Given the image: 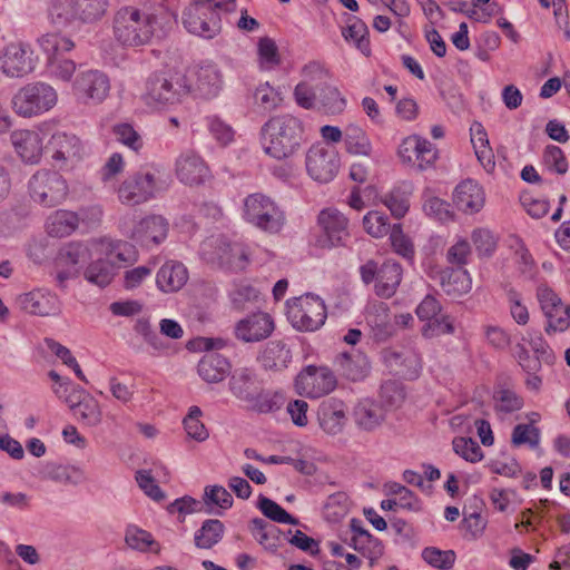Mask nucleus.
<instances>
[{"mask_svg":"<svg viewBox=\"0 0 570 570\" xmlns=\"http://www.w3.org/2000/svg\"><path fill=\"white\" fill-rule=\"evenodd\" d=\"M73 415L87 426H97L101 423L102 412L96 399L90 395L83 396L77 403H71Z\"/></svg>","mask_w":570,"mask_h":570,"instance_id":"39","label":"nucleus"},{"mask_svg":"<svg viewBox=\"0 0 570 570\" xmlns=\"http://www.w3.org/2000/svg\"><path fill=\"white\" fill-rule=\"evenodd\" d=\"M317 105L327 114L338 115L345 109L346 99L335 86L330 85L327 80H323Z\"/></svg>","mask_w":570,"mask_h":570,"instance_id":"42","label":"nucleus"},{"mask_svg":"<svg viewBox=\"0 0 570 570\" xmlns=\"http://www.w3.org/2000/svg\"><path fill=\"white\" fill-rule=\"evenodd\" d=\"M382 357L386 366L399 375L409 379H414L419 375L421 360L419 355L412 351L399 352L387 348L383 351Z\"/></svg>","mask_w":570,"mask_h":570,"instance_id":"27","label":"nucleus"},{"mask_svg":"<svg viewBox=\"0 0 570 570\" xmlns=\"http://www.w3.org/2000/svg\"><path fill=\"white\" fill-rule=\"evenodd\" d=\"M90 257L89 248L79 242H71L62 246L56 257L57 266H66L79 272V265Z\"/></svg>","mask_w":570,"mask_h":570,"instance_id":"40","label":"nucleus"},{"mask_svg":"<svg viewBox=\"0 0 570 570\" xmlns=\"http://www.w3.org/2000/svg\"><path fill=\"white\" fill-rule=\"evenodd\" d=\"M243 218L257 229L276 235L282 232L286 216L281 206L263 193H254L243 202Z\"/></svg>","mask_w":570,"mask_h":570,"instance_id":"5","label":"nucleus"},{"mask_svg":"<svg viewBox=\"0 0 570 570\" xmlns=\"http://www.w3.org/2000/svg\"><path fill=\"white\" fill-rule=\"evenodd\" d=\"M10 141L20 159L26 164H38L43 153V138L40 132L18 129L10 134Z\"/></svg>","mask_w":570,"mask_h":570,"instance_id":"20","label":"nucleus"},{"mask_svg":"<svg viewBox=\"0 0 570 570\" xmlns=\"http://www.w3.org/2000/svg\"><path fill=\"white\" fill-rule=\"evenodd\" d=\"M344 148L348 155L370 158L373 145L365 129L357 124H348L344 128Z\"/></svg>","mask_w":570,"mask_h":570,"instance_id":"30","label":"nucleus"},{"mask_svg":"<svg viewBox=\"0 0 570 570\" xmlns=\"http://www.w3.org/2000/svg\"><path fill=\"white\" fill-rule=\"evenodd\" d=\"M16 304L21 311L37 316H55L61 309L58 296L43 289H33L18 295Z\"/></svg>","mask_w":570,"mask_h":570,"instance_id":"18","label":"nucleus"},{"mask_svg":"<svg viewBox=\"0 0 570 570\" xmlns=\"http://www.w3.org/2000/svg\"><path fill=\"white\" fill-rule=\"evenodd\" d=\"M249 405L253 410L259 413H271L282 407L284 403V396L281 393H258L253 395L252 400H248Z\"/></svg>","mask_w":570,"mask_h":570,"instance_id":"49","label":"nucleus"},{"mask_svg":"<svg viewBox=\"0 0 570 570\" xmlns=\"http://www.w3.org/2000/svg\"><path fill=\"white\" fill-rule=\"evenodd\" d=\"M167 180L159 169H142L128 176L119 186L118 199L125 205H140L166 190Z\"/></svg>","mask_w":570,"mask_h":570,"instance_id":"7","label":"nucleus"},{"mask_svg":"<svg viewBox=\"0 0 570 570\" xmlns=\"http://www.w3.org/2000/svg\"><path fill=\"white\" fill-rule=\"evenodd\" d=\"M347 495L344 492H337L330 495L324 504L327 518L338 520L347 513Z\"/></svg>","mask_w":570,"mask_h":570,"instance_id":"64","label":"nucleus"},{"mask_svg":"<svg viewBox=\"0 0 570 570\" xmlns=\"http://www.w3.org/2000/svg\"><path fill=\"white\" fill-rule=\"evenodd\" d=\"M352 416L360 430L372 432L383 424L386 413L381 404L370 399H363L355 404Z\"/></svg>","mask_w":570,"mask_h":570,"instance_id":"25","label":"nucleus"},{"mask_svg":"<svg viewBox=\"0 0 570 570\" xmlns=\"http://www.w3.org/2000/svg\"><path fill=\"white\" fill-rule=\"evenodd\" d=\"M198 88L207 96H216L222 86V72L217 65L206 62L197 73Z\"/></svg>","mask_w":570,"mask_h":570,"instance_id":"43","label":"nucleus"},{"mask_svg":"<svg viewBox=\"0 0 570 570\" xmlns=\"http://www.w3.org/2000/svg\"><path fill=\"white\" fill-rule=\"evenodd\" d=\"M119 229L127 238L150 248L165 240L168 223L159 215H149L136 222L135 214H126L119 219Z\"/></svg>","mask_w":570,"mask_h":570,"instance_id":"8","label":"nucleus"},{"mask_svg":"<svg viewBox=\"0 0 570 570\" xmlns=\"http://www.w3.org/2000/svg\"><path fill=\"white\" fill-rule=\"evenodd\" d=\"M200 254L209 263H217L233 271H243L249 263L248 247L238 242H227L226 238L209 237L200 245Z\"/></svg>","mask_w":570,"mask_h":570,"instance_id":"10","label":"nucleus"},{"mask_svg":"<svg viewBox=\"0 0 570 570\" xmlns=\"http://www.w3.org/2000/svg\"><path fill=\"white\" fill-rule=\"evenodd\" d=\"M304 126L292 115H278L268 119L261 129V145L275 159L292 157L301 147Z\"/></svg>","mask_w":570,"mask_h":570,"instance_id":"1","label":"nucleus"},{"mask_svg":"<svg viewBox=\"0 0 570 570\" xmlns=\"http://www.w3.org/2000/svg\"><path fill=\"white\" fill-rule=\"evenodd\" d=\"M204 504L207 507H218L227 510L233 505L232 494L222 485H207L204 490Z\"/></svg>","mask_w":570,"mask_h":570,"instance_id":"51","label":"nucleus"},{"mask_svg":"<svg viewBox=\"0 0 570 570\" xmlns=\"http://www.w3.org/2000/svg\"><path fill=\"white\" fill-rule=\"evenodd\" d=\"M342 33L345 40L352 41L364 55H370L368 29L362 20L351 17Z\"/></svg>","mask_w":570,"mask_h":570,"instance_id":"44","label":"nucleus"},{"mask_svg":"<svg viewBox=\"0 0 570 570\" xmlns=\"http://www.w3.org/2000/svg\"><path fill=\"white\" fill-rule=\"evenodd\" d=\"M235 8L236 0H191L183 12V23L190 33L213 39L222 30L219 11Z\"/></svg>","mask_w":570,"mask_h":570,"instance_id":"3","label":"nucleus"},{"mask_svg":"<svg viewBox=\"0 0 570 570\" xmlns=\"http://www.w3.org/2000/svg\"><path fill=\"white\" fill-rule=\"evenodd\" d=\"M494 409L497 412L509 414L523 406V400L515 392L501 389L494 393Z\"/></svg>","mask_w":570,"mask_h":570,"instance_id":"48","label":"nucleus"},{"mask_svg":"<svg viewBox=\"0 0 570 570\" xmlns=\"http://www.w3.org/2000/svg\"><path fill=\"white\" fill-rule=\"evenodd\" d=\"M48 147L55 161H72L79 159L82 154V145L79 138L67 132L53 134Z\"/></svg>","mask_w":570,"mask_h":570,"instance_id":"29","label":"nucleus"},{"mask_svg":"<svg viewBox=\"0 0 570 570\" xmlns=\"http://www.w3.org/2000/svg\"><path fill=\"white\" fill-rule=\"evenodd\" d=\"M291 360V351L282 341L269 342L259 356L264 368L277 371L286 367Z\"/></svg>","mask_w":570,"mask_h":570,"instance_id":"38","label":"nucleus"},{"mask_svg":"<svg viewBox=\"0 0 570 570\" xmlns=\"http://www.w3.org/2000/svg\"><path fill=\"white\" fill-rule=\"evenodd\" d=\"M37 43L42 52L46 55L47 60L56 59L61 52H68L73 49V41L58 32L45 33L37 39Z\"/></svg>","mask_w":570,"mask_h":570,"instance_id":"41","label":"nucleus"},{"mask_svg":"<svg viewBox=\"0 0 570 570\" xmlns=\"http://www.w3.org/2000/svg\"><path fill=\"white\" fill-rule=\"evenodd\" d=\"M188 278V271L183 263L168 261L157 272L156 285L163 293H176L186 285Z\"/></svg>","mask_w":570,"mask_h":570,"instance_id":"28","label":"nucleus"},{"mask_svg":"<svg viewBox=\"0 0 570 570\" xmlns=\"http://www.w3.org/2000/svg\"><path fill=\"white\" fill-rule=\"evenodd\" d=\"M46 226L50 236L66 237L78 228L79 217L75 212L59 209L50 215Z\"/></svg>","mask_w":570,"mask_h":570,"instance_id":"36","label":"nucleus"},{"mask_svg":"<svg viewBox=\"0 0 570 570\" xmlns=\"http://www.w3.org/2000/svg\"><path fill=\"white\" fill-rule=\"evenodd\" d=\"M257 507L266 518L274 522L293 525H297L299 523L298 519L291 515L275 501L262 494L258 498Z\"/></svg>","mask_w":570,"mask_h":570,"instance_id":"46","label":"nucleus"},{"mask_svg":"<svg viewBox=\"0 0 570 570\" xmlns=\"http://www.w3.org/2000/svg\"><path fill=\"white\" fill-rule=\"evenodd\" d=\"M318 224L332 246L341 245L348 237V219L335 208L323 209Z\"/></svg>","mask_w":570,"mask_h":570,"instance_id":"26","label":"nucleus"},{"mask_svg":"<svg viewBox=\"0 0 570 570\" xmlns=\"http://www.w3.org/2000/svg\"><path fill=\"white\" fill-rule=\"evenodd\" d=\"M544 164L556 173L563 175L568 171V161L562 151L558 146H547L543 154Z\"/></svg>","mask_w":570,"mask_h":570,"instance_id":"62","label":"nucleus"},{"mask_svg":"<svg viewBox=\"0 0 570 570\" xmlns=\"http://www.w3.org/2000/svg\"><path fill=\"white\" fill-rule=\"evenodd\" d=\"M225 533V525L217 519H207L194 534L196 548L209 550L219 543Z\"/></svg>","mask_w":570,"mask_h":570,"instance_id":"37","label":"nucleus"},{"mask_svg":"<svg viewBox=\"0 0 570 570\" xmlns=\"http://www.w3.org/2000/svg\"><path fill=\"white\" fill-rule=\"evenodd\" d=\"M189 90L185 76L171 71H156L147 78L142 98L149 106L165 107L180 102Z\"/></svg>","mask_w":570,"mask_h":570,"instance_id":"6","label":"nucleus"},{"mask_svg":"<svg viewBox=\"0 0 570 570\" xmlns=\"http://www.w3.org/2000/svg\"><path fill=\"white\" fill-rule=\"evenodd\" d=\"M30 46L24 42H13L4 48L1 56V70L11 78H21L35 69V61L30 56Z\"/></svg>","mask_w":570,"mask_h":570,"instance_id":"17","label":"nucleus"},{"mask_svg":"<svg viewBox=\"0 0 570 570\" xmlns=\"http://www.w3.org/2000/svg\"><path fill=\"white\" fill-rule=\"evenodd\" d=\"M471 253L470 243L465 238H459L448 248L446 261L456 268H463L468 264Z\"/></svg>","mask_w":570,"mask_h":570,"instance_id":"55","label":"nucleus"},{"mask_svg":"<svg viewBox=\"0 0 570 570\" xmlns=\"http://www.w3.org/2000/svg\"><path fill=\"white\" fill-rule=\"evenodd\" d=\"M365 230L373 237H382L392 228L390 227L387 217L377 210L368 212L363 218Z\"/></svg>","mask_w":570,"mask_h":570,"instance_id":"54","label":"nucleus"},{"mask_svg":"<svg viewBox=\"0 0 570 570\" xmlns=\"http://www.w3.org/2000/svg\"><path fill=\"white\" fill-rule=\"evenodd\" d=\"M346 412V405L341 400L331 397L323 401L317 411L320 428L330 435L342 433L347 422Z\"/></svg>","mask_w":570,"mask_h":570,"instance_id":"22","label":"nucleus"},{"mask_svg":"<svg viewBox=\"0 0 570 570\" xmlns=\"http://www.w3.org/2000/svg\"><path fill=\"white\" fill-rule=\"evenodd\" d=\"M540 442V431L532 424H518L512 432V443L517 446L529 444L537 448Z\"/></svg>","mask_w":570,"mask_h":570,"instance_id":"58","label":"nucleus"},{"mask_svg":"<svg viewBox=\"0 0 570 570\" xmlns=\"http://www.w3.org/2000/svg\"><path fill=\"white\" fill-rule=\"evenodd\" d=\"M393 249L404 258L411 259L414 255L413 244L407 236L403 234L400 224L393 225L390 234Z\"/></svg>","mask_w":570,"mask_h":570,"instance_id":"59","label":"nucleus"},{"mask_svg":"<svg viewBox=\"0 0 570 570\" xmlns=\"http://www.w3.org/2000/svg\"><path fill=\"white\" fill-rule=\"evenodd\" d=\"M229 389L237 399L248 402L258 390L255 373L246 367L236 370L230 376Z\"/></svg>","mask_w":570,"mask_h":570,"instance_id":"35","label":"nucleus"},{"mask_svg":"<svg viewBox=\"0 0 570 570\" xmlns=\"http://www.w3.org/2000/svg\"><path fill=\"white\" fill-rule=\"evenodd\" d=\"M471 239L480 256H491L497 248V239L492 232L487 228L474 229Z\"/></svg>","mask_w":570,"mask_h":570,"instance_id":"57","label":"nucleus"},{"mask_svg":"<svg viewBox=\"0 0 570 570\" xmlns=\"http://www.w3.org/2000/svg\"><path fill=\"white\" fill-rule=\"evenodd\" d=\"M197 371L204 381L218 383L229 373L230 364L226 357L217 353H208L199 361Z\"/></svg>","mask_w":570,"mask_h":570,"instance_id":"32","label":"nucleus"},{"mask_svg":"<svg viewBox=\"0 0 570 570\" xmlns=\"http://www.w3.org/2000/svg\"><path fill=\"white\" fill-rule=\"evenodd\" d=\"M202 415L200 407L194 405L189 409L188 414L183 421L187 435L198 442H203L208 438V431L200 421Z\"/></svg>","mask_w":570,"mask_h":570,"instance_id":"47","label":"nucleus"},{"mask_svg":"<svg viewBox=\"0 0 570 570\" xmlns=\"http://www.w3.org/2000/svg\"><path fill=\"white\" fill-rule=\"evenodd\" d=\"M334 373L325 366H306L295 379V389L299 395L309 399L322 397L336 387Z\"/></svg>","mask_w":570,"mask_h":570,"instance_id":"13","label":"nucleus"},{"mask_svg":"<svg viewBox=\"0 0 570 570\" xmlns=\"http://www.w3.org/2000/svg\"><path fill=\"white\" fill-rule=\"evenodd\" d=\"M57 100V91L50 85L39 81L19 89L12 98V107L18 115L32 117L53 108Z\"/></svg>","mask_w":570,"mask_h":570,"instance_id":"11","label":"nucleus"},{"mask_svg":"<svg viewBox=\"0 0 570 570\" xmlns=\"http://www.w3.org/2000/svg\"><path fill=\"white\" fill-rule=\"evenodd\" d=\"M402 281V267L392 259L385 261L380 266L377 281L375 283V293L380 297H392Z\"/></svg>","mask_w":570,"mask_h":570,"instance_id":"31","label":"nucleus"},{"mask_svg":"<svg viewBox=\"0 0 570 570\" xmlns=\"http://www.w3.org/2000/svg\"><path fill=\"white\" fill-rule=\"evenodd\" d=\"M176 175L183 184L194 186L208 178L209 169L198 155L189 151L177 158Z\"/></svg>","mask_w":570,"mask_h":570,"instance_id":"23","label":"nucleus"},{"mask_svg":"<svg viewBox=\"0 0 570 570\" xmlns=\"http://www.w3.org/2000/svg\"><path fill=\"white\" fill-rule=\"evenodd\" d=\"M134 330L155 351H161L165 348L163 340L158 333L153 330L148 318H138L135 323Z\"/></svg>","mask_w":570,"mask_h":570,"instance_id":"60","label":"nucleus"},{"mask_svg":"<svg viewBox=\"0 0 570 570\" xmlns=\"http://www.w3.org/2000/svg\"><path fill=\"white\" fill-rule=\"evenodd\" d=\"M115 268L108 259H97L85 271V278L99 287H105L112 281Z\"/></svg>","mask_w":570,"mask_h":570,"instance_id":"45","label":"nucleus"},{"mask_svg":"<svg viewBox=\"0 0 570 570\" xmlns=\"http://www.w3.org/2000/svg\"><path fill=\"white\" fill-rule=\"evenodd\" d=\"M342 374L351 381H361L370 372L368 358L360 353H342L336 358Z\"/></svg>","mask_w":570,"mask_h":570,"instance_id":"34","label":"nucleus"},{"mask_svg":"<svg viewBox=\"0 0 570 570\" xmlns=\"http://www.w3.org/2000/svg\"><path fill=\"white\" fill-rule=\"evenodd\" d=\"M108 257L112 265L115 263H132L136 261V250L131 244L119 240L110 244Z\"/></svg>","mask_w":570,"mask_h":570,"instance_id":"61","label":"nucleus"},{"mask_svg":"<svg viewBox=\"0 0 570 570\" xmlns=\"http://www.w3.org/2000/svg\"><path fill=\"white\" fill-rule=\"evenodd\" d=\"M254 105L263 111H271L278 106V92L268 82L261 83L253 94Z\"/></svg>","mask_w":570,"mask_h":570,"instance_id":"50","label":"nucleus"},{"mask_svg":"<svg viewBox=\"0 0 570 570\" xmlns=\"http://www.w3.org/2000/svg\"><path fill=\"white\" fill-rule=\"evenodd\" d=\"M109 90V78L99 70L80 71L73 82L75 95L86 102H101L108 96Z\"/></svg>","mask_w":570,"mask_h":570,"instance_id":"16","label":"nucleus"},{"mask_svg":"<svg viewBox=\"0 0 570 570\" xmlns=\"http://www.w3.org/2000/svg\"><path fill=\"white\" fill-rule=\"evenodd\" d=\"M452 444L454 452L469 462H479L483 458L480 445L471 438H455Z\"/></svg>","mask_w":570,"mask_h":570,"instance_id":"53","label":"nucleus"},{"mask_svg":"<svg viewBox=\"0 0 570 570\" xmlns=\"http://www.w3.org/2000/svg\"><path fill=\"white\" fill-rule=\"evenodd\" d=\"M383 203L395 218H402L410 207L409 196L400 188H395L385 195Z\"/></svg>","mask_w":570,"mask_h":570,"instance_id":"56","label":"nucleus"},{"mask_svg":"<svg viewBox=\"0 0 570 570\" xmlns=\"http://www.w3.org/2000/svg\"><path fill=\"white\" fill-rule=\"evenodd\" d=\"M249 529L259 544L271 552H275L283 544L284 535L281 529L264 519H253Z\"/></svg>","mask_w":570,"mask_h":570,"instance_id":"33","label":"nucleus"},{"mask_svg":"<svg viewBox=\"0 0 570 570\" xmlns=\"http://www.w3.org/2000/svg\"><path fill=\"white\" fill-rule=\"evenodd\" d=\"M303 79L295 86V102L304 109H314L318 102L323 80L328 79V71L317 61H311L302 69Z\"/></svg>","mask_w":570,"mask_h":570,"instance_id":"14","label":"nucleus"},{"mask_svg":"<svg viewBox=\"0 0 570 570\" xmlns=\"http://www.w3.org/2000/svg\"><path fill=\"white\" fill-rule=\"evenodd\" d=\"M160 21L156 13L134 7L119 8L112 19L116 40L124 46L147 45L154 37H160Z\"/></svg>","mask_w":570,"mask_h":570,"instance_id":"2","label":"nucleus"},{"mask_svg":"<svg viewBox=\"0 0 570 570\" xmlns=\"http://www.w3.org/2000/svg\"><path fill=\"white\" fill-rule=\"evenodd\" d=\"M429 276L451 297H460L471 289V277L464 268L436 267L431 269Z\"/></svg>","mask_w":570,"mask_h":570,"instance_id":"21","label":"nucleus"},{"mask_svg":"<svg viewBox=\"0 0 570 570\" xmlns=\"http://www.w3.org/2000/svg\"><path fill=\"white\" fill-rule=\"evenodd\" d=\"M28 188L31 199L47 208L60 205L69 194L66 178L60 173L46 168L31 176Z\"/></svg>","mask_w":570,"mask_h":570,"instance_id":"9","label":"nucleus"},{"mask_svg":"<svg viewBox=\"0 0 570 570\" xmlns=\"http://www.w3.org/2000/svg\"><path fill=\"white\" fill-rule=\"evenodd\" d=\"M274 321L267 313L258 312L253 313L235 325V336L245 343L261 342L273 333Z\"/></svg>","mask_w":570,"mask_h":570,"instance_id":"19","label":"nucleus"},{"mask_svg":"<svg viewBox=\"0 0 570 570\" xmlns=\"http://www.w3.org/2000/svg\"><path fill=\"white\" fill-rule=\"evenodd\" d=\"M453 202L461 212L475 214L484 207L485 194L476 181L466 179L455 187Z\"/></svg>","mask_w":570,"mask_h":570,"instance_id":"24","label":"nucleus"},{"mask_svg":"<svg viewBox=\"0 0 570 570\" xmlns=\"http://www.w3.org/2000/svg\"><path fill=\"white\" fill-rule=\"evenodd\" d=\"M109 8V0H52V23L63 28L79 29L101 20Z\"/></svg>","mask_w":570,"mask_h":570,"instance_id":"4","label":"nucleus"},{"mask_svg":"<svg viewBox=\"0 0 570 570\" xmlns=\"http://www.w3.org/2000/svg\"><path fill=\"white\" fill-rule=\"evenodd\" d=\"M340 157L337 151L320 145L312 146L306 154V169L316 181L328 183L337 174Z\"/></svg>","mask_w":570,"mask_h":570,"instance_id":"15","label":"nucleus"},{"mask_svg":"<svg viewBox=\"0 0 570 570\" xmlns=\"http://www.w3.org/2000/svg\"><path fill=\"white\" fill-rule=\"evenodd\" d=\"M422 558L432 567L449 570L453 567L455 561V553L452 550H440L431 547L425 548L422 552Z\"/></svg>","mask_w":570,"mask_h":570,"instance_id":"52","label":"nucleus"},{"mask_svg":"<svg viewBox=\"0 0 570 570\" xmlns=\"http://www.w3.org/2000/svg\"><path fill=\"white\" fill-rule=\"evenodd\" d=\"M287 317L294 327L303 331H315L326 320L324 302L312 294L288 299Z\"/></svg>","mask_w":570,"mask_h":570,"instance_id":"12","label":"nucleus"},{"mask_svg":"<svg viewBox=\"0 0 570 570\" xmlns=\"http://www.w3.org/2000/svg\"><path fill=\"white\" fill-rule=\"evenodd\" d=\"M47 475L50 480L59 483L76 484L80 472L75 466L52 464L48 468Z\"/></svg>","mask_w":570,"mask_h":570,"instance_id":"63","label":"nucleus"}]
</instances>
